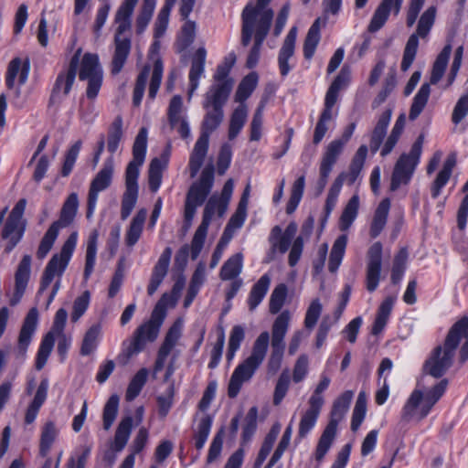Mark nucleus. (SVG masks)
<instances>
[{"label": "nucleus", "instance_id": "1", "mask_svg": "<svg viewBox=\"0 0 468 468\" xmlns=\"http://www.w3.org/2000/svg\"><path fill=\"white\" fill-rule=\"evenodd\" d=\"M292 314L283 310L273 321L271 335L268 331L261 332L252 346V351L233 371L228 387V396L234 399L238 396L244 382L249 381L257 368L263 362L269 345L271 354L267 363L268 373L274 375L281 367L285 350V336L290 327Z\"/></svg>", "mask_w": 468, "mask_h": 468}, {"label": "nucleus", "instance_id": "2", "mask_svg": "<svg viewBox=\"0 0 468 468\" xmlns=\"http://www.w3.org/2000/svg\"><path fill=\"white\" fill-rule=\"evenodd\" d=\"M228 100L229 98L220 96L204 95L202 106L206 112L201 122L200 135L195 144L188 163L191 178L196 177L204 163L208 150L210 134L220 126L224 120L223 107Z\"/></svg>", "mask_w": 468, "mask_h": 468}, {"label": "nucleus", "instance_id": "3", "mask_svg": "<svg viewBox=\"0 0 468 468\" xmlns=\"http://www.w3.org/2000/svg\"><path fill=\"white\" fill-rule=\"evenodd\" d=\"M148 131L142 127L133 145V160L125 170V191L122 197L121 218L125 220L131 215L138 198V176L140 166L144 163L147 149Z\"/></svg>", "mask_w": 468, "mask_h": 468}, {"label": "nucleus", "instance_id": "4", "mask_svg": "<svg viewBox=\"0 0 468 468\" xmlns=\"http://www.w3.org/2000/svg\"><path fill=\"white\" fill-rule=\"evenodd\" d=\"M139 0H124L116 11L114 23L116 30L114 34V52L111 63V72L119 74L126 63L131 52L132 41L130 35L132 16Z\"/></svg>", "mask_w": 468, "mask_h": 468}, {"label": "nucleus", "instance_id": "5", "mask_svg": "<svg viewBox=\"0 0 468 468\" xmlns=\"http://www.w3.org/2000/svg\"><path fill=\"white\" fill-rule=\"evenodd\" d=\"M170 300L171 296L166 293L163 294L155 306L152 318L134 331L131 340L122 343V351L117 358L119 363L126 365L133 356L144 350L148 342H154L157 338L162 321H156L154 317L157 310L164 308Z\"/></svg>", "mask_w": 468, "mask_h": 468}, {"label": "nucleus", "instance_id": "6", "mask_svg": "<svg viewBox=\"0 0 468 468\" xmlns=\"http://www.w3.org/2000/svg\"><path fill=\"white\" fill-rule=\"evenodd\" d=\"M448 387V380L441 379L426 392L416 388L407 399L402 411L401 419L410 421L412 419L421 420L428 416L433 406L443 396Z\"/></svg>", "mask_w": 468, "mask_h": 468}, {"label": "nucleus", "instance_id": "7", "mask_svg": "<svg viewBox=\"0 0 468 468\" xmlns=\"http://www.w3.org/2000/svg\"><path fill=\"white\" fill-rule=\"evenodd\" d=\"M456 328H450L441 345L437 346L423 365L424 373L439 378L452 366L461 337L455 333Z\"/></svg>", "mask_w": 468, "mask_h": 468}, {"label": "nucleus", "instance_id": "8", "mask_svg": "<svg viewBox=\"0 0 468 468\" xmlns=\"http://www.w3.org/2000/svg\"><path fill=\"white\" fill-rule=\"evenodd\" d=\"M353 397L354 392L346 390L335 399L330 412L329 422L319 438L315 449L314 457L317 462H321L330 450L336 437L337 426L348 411Z\"/></svg>", "mask_w": 468, "mask_h": 468}, {"label": "nucleus", "instance_id": "9", "mask_svg": "<svg viewBox=\"0 0 468 468\" xmlns=\"http://www.w3.org/2000/svg\"><path fill=\"white\" fill-rule=\"evenodd\" d=\"M213 185L214 165L209 164L203 169L198 180L194 182L187 191L184 211V218L187 227L191 225L197 208L203 205L211 192Z\"/></svg>", "mask_w": 468, "mask_h": 468}, {"label": "nucleus", "instance_id": "10", "mask_svg": "<svg viewBox=\"0 0 468 468\" xmlns=\"http://www.w3.org/2000/svg\"><path fill=\"white\" fill-rule=\"evenodd\" d=\"M424 137L420 134L412 144L410 153L402 154L396 162L390 179V191L410 184L420 162Z\"/></svg>", "mask_w": 468, "mask_h": 468}, {"label": "nucleus", "instance_id": "11", "mask_svg": "<svg viewBox=\"0 0 468 468\" xmlns=\"http://www.w3.org/2000/svg\"><path fill=\"white\" fill-rule=\"evenodd\" d=\"M436 7L430 6L420 16L415 33L410 36L403 52V58L400 65L402 71H407L413 63L418 47L419 37L426 38L435 22Z\"/></svg>", "mask_w": 468, "mask_h": 468}, {"label": "nucleus", "instance_id": "12", "mask_svg": "<svg viewBox=\"0 0 468 468\" xmlns=\"http://www.w3.org/2000/svg\"><path fill=\"white\" fill-rule=\"evenodd\" d=\"M77 243V233H72L65 241L58 254L52 256L43 272L38 294L42 293L52 282L55 276H61L67 268Z\"/></svg>", "mask_w": 468, "mask_h": 468}, {"label": "nucleus", "instance_id": "13", "mask_svg": "<svg viewBox=\"0 0 468 468\" xmlns=\"http://www.w3.org/2000/svg\"><path fill=\"white\" fill-rule=\"evenodd\" d=\"M222 200L218 197V195H213L208 199L203 212V218L201 224L197 229L194 237L192 239V260H196L200 254L205 239L207 234L208 226L211 222V219L215 214L218 217H222L228 208V206H225L223 210L221 209Z\"/></svg>", "mask_w": 468, "mask_h": 468}, {"label": "nucleus", "instance_id": "14", "mask_svg": "<svg viewBox=\"0 0 468 468\" xmlns=\"http://www.w3.org/2000/svg\"><path fill=\"white\" fill-rule=\"evenodd\" d=\"M114 172V160L113 156H109L105 159L102 167L96 174L91 180L88 198H87V212L86 217L88 219L91 218L96 209L99 193L106 190L112 184Z\"/></svg>", "mask_w": 468, "mask_h": 468}, {"label": "nucleus", "instance_id": "15", "mask_svg": "<svg viewBox=\"0 0 468 468\" xmlns=\"http://www.w3.org/2000/svg\"><path fill=\"white\" fill-rule=\"evenodd\" d=\"M79 78L80 80H88L86 95L93 100L98 95L102 82V70L97 55L86 53L82 57Z\"/></svg>", "mask_w": 468, "mask_h": 468}, {"label": "nucleus", "instance_id": "16", "mask_svg": "<svg viewBox=\"0 0 468 468\" xmlns=\"http://www.w3.org/2000/svg\"><path fill=\"white\" fill-rule=\"evenodd\" d=\"M26 199H20L13 207L8 219L2 231L4 239H7V244L5 248V252L10 253L11 250L16 246L23 236V228L21 226V219L26 208Z\"/></svg>", "mask_w": 468, "mask_h": 468}, {"label": "nucleus", "instance_id": "17", "mask_svg": "<svg viewBox=\"0 0 468 468\" xmlns=\"http://www.w3.org/2000/svg\"><path fill=\"white\" fill-rule=\"evenodd\" d=\"M383 247L379 241L373 243L367 252L366 288L372 292L377 290L382 270Z\"/></svg>", "mask_w": 468, "mask_h": 468}, {"label": "nucleus", "instance_id": "18", "mask_svg": "<svg viewBox=\"0 0 468 468\" xmlns=\"http://www.w3.org/2000/svg\"><path fill=\"white\" fill-rule=\"evenodd\" d=\"M38 322V311L36 307L31 308L24 319L19 332L17 341V353L20 356H25L30 345L33 335L36 332Z\"/></svg>", "mask_w": 468, "mask_h": 468}, {"label": "nucleus", "instance_id": "19", "mask_svg": "<svg viewBox=\"0 0 468 468\" xmlns=\"http://www.w3.org/2000/svg\"><path fill=\"white\" fill-rule=\"evenodd\" d=\"M403 1L404 0H381L370 20L367 27L368 31L377 32L387 22L391 11H393L395 16L399 15Z\"/></svg>", "mask_w": 468, "mask_h": 468}, {"label": "nucleus", "instance_id": "20", "mask_svg": "<svg viewBox=\"0 0 468 468\" xmlns=\"http://www.w3.org/2000/svg\"><path fill=\"white\" fill-rule=\"evenodd\" d=\"M181 334L182 323L180 321H176L169 328L165 335V340L159 348L157 358L154 363V372H159L164 368L165 360L181 337Z\"/></svg>", "mask_w": 468, "mask_h": 468}, {"label": "nucleus", "instance_id": "21", "mask_svg": "<svg viewBox=\"0 0 468 468\" xmlns=\"http://www.w3.org/2000/svg\"><path fill=\"white\" fill-rule=\"evenodd\" d=\"M80 50L79 49L75 55L72 57L69 67L66 72H61L56 80L55 86L53 88V91L50 97V101H55L58 98V95L60 91L63 92L65 96L69 94L71 90V87L74 83L75 77L77 74L79 60H80Z\"/></svg>", "mask_w": 468, "mask_h": 468}, {"label": "nucleus", "instance_id": "22", "mask_svg": "<svg viewBox=\"0 0 468 468\" xmlns=\"http://www.w3.org/2000/svg\"><path fill=\"white\" fill-rule=\"evenodd\" d=\"M30 271L31 256L24 255L15 274V292L10 299V304L12 306H15L20 302L30 277Z\"/></svg>", "mask_w": 468, "mask_h": 468}, {"label": "nucleus", "instance_id": "23", "mask_svg": "<svg viewBox=\"0 0 468 468\" xmlns=\"http://www.w3.org/2000/svg\"><path fill=\"white\" fill-rule=\"evenodd\" d=\"M230 69L218 65L213 76V83L210 85L205 94L229 98L234 86V80L229 75Z\"/></svg>", "mask_w": 468, "mask_h": 468}, {"label": "nucleus", "instance_id": "24", "mask_svg": "<svg viewBox=\"0 0 468 468\" xmlns=\"http://www.w3.org/2000/svg\"><path fill=\"white\" fill-rule=\"evenodd\" d=\"M171 256L172 249L167 247L164 250L161 256L159 257L156 264L153 269L151 279L147 287V293L149 295H153L156 292L159 285L166 276Z\"/></svg>", "mask_w": 468, "mask_h": 468}, {"label": "nucleus", "instance_id": "25", "mask_svg": "<svg viewBox=\"0 0 468 468\" xmlns=\"http://www.w3.org/2000/svg\"><path fill=\"white\" fill-rule=\"evenodd\" d=\"M30 63L28 59L24 62L19 58H13L7 67L5 82L9 90L15 89V80L18 77V85H24L28 78Z\"/></svg>", "mask_w": 468, "mask_h": 468}, {"label": "nucleus", "instance_id": "26", "mask_svg": "<svg viewBox=\"0 0 468 468\" xmlns=\"http://www.w3.org/2000/svg\"><path fill=\"white\" fill-rule=\"evenodd\" d=\"M297 37V28L292 27L288 32L282 46L280 49L278 56V65L281 75L285 77L289 74L291 70V66L289 64V59L294 54L295 48V41Z\"/></svg>", "mask_w": 468, "mask_h": 468}, {"label": "nucleus", "instance_id": "27", "mask_svg": "<svg viewBox=\"0 0 468 468\" xmlns=\"http://www.w3.org/2000/svg\"><path fill=\"white\" fill-rule=\"evenodd\" d=\"M456 164L457 155L455 153H451L445 159L441 169L439 171L434 181L431 184V194L432 198L435 199L440 196L441 190L448 183Z\"/></svg>", "mask_w": 468, "mask_h": 468}, {"label": "nucleus", "instance_id": "28", "mask_svg": "<svg viewBox=\"0 0 468 468\" xmlns=\"http://www.w3.org/2000/svg\"><path fill=\"white\" fill-rule=\"evenodd\" d=\"M206 57L207 51L203 47L198 48L193 56L189 71V99H191L199 85V79L205 70Z\"/></svg>", "mask_w": 468, "mask_h": 468}, {"label": "nucleus", "instance_id": "29", "mask_svg": "<svg viewBox=\"0 0 468 468\" xmlns=\"http://www.w3.org/2000/svg\"><path fill=\"white\" fill-rule=\"evenodd\" d=\"M79 197L77 193H71L65 200L60 210L59 218L50 226L59 231L60 229L69 226L78 212Z\"/></svg>", "mask_w": 468, "mask_h": 468}, {"label": "nucleus", "instance_id": "30", "mask_svg": "<svg viewBox=\"0 0 468 468\" xmlns=\"http://www.w3.org/2000/svg\"><path fill=\"white\" fill-rule=\"evenodd\" d=\"M271 281V275L265 273L251 287V290L247 300L249 310L250 312H253L264 299L265 295L269 291Z\"/></svg>", "mask_w": 468, "mask_h": 468}, {"label": "nucleus", "instance_id": "31", "mask_svg": "<svg viewBox=\"0 0 468 468\" xmlns=\"http://www.w3.org/2000/svg\"><path fill=\"white\" fill-rule=\"evenodd\" d=\"M390 209V200L384 198L378 206L374 212V216L370 224V237L377 238L384 229Z\"/></svg>", "mask_w": 468, "mask_h": 468}, {"label": "nucleus", "instance_id": "32", "mask_svg": "<svg viewBox=\"0 0 468 468\" xmlns=\"http://www.w3.org/2000/svg\"><path fill=\"white\" fill-rule=\"evenodd\" d=\"M122 126V118L118 115L108 128L107 135H105V145L107 147V151L111 154L110 156L113 155L121 144L123 137Z\"/></svg>", "mask_w": 468, "mask_h": 468}, {"label": "nucleus", "instance_id": "33", "mask_svg": "<svg viewBox=\"0 0 468 468\" xmlns=\"http://www.w3.org/2000/svg\"><path fill=\"white\" fill-rule=\"evenodd\" d=\"M392 115V110L387 109L378 118L377 124L371 133L369 147L372 153H376L386 135L387 128L389 124Z\"/></svg>", "mask_w": 468, "mask_h": 468}, {"label": "nucleus", "instance_id": "34", "mask_svg": "<svg viewBox=\"0 0 468 468\" xmlns=\"http://www.w3.org/2000/svg\"><path fill=\"white\" fill-rule=\"evenodd\" d=\"M367 146L363 144L359 146L355 155L352 158L347 173H341L339 176H344V182L346 181L348 185H353L358 178L367 155Z\"/></svg>", "mask_w": 468, "mask_h": 468}, {"label": "nucleus", "instance_id": "35", "mask_svg": "<svg viewBox=\"0 0 468 468\" xmlns=\"http://www.w3.org/2000/svg\"><path fill=\"white\" fill-rule=\"evenodd\" d=\"M195 3L196 0H181L180 4V15L182 18L186 20L181 30L186 44H191L196 37L197 24L187 19L193 10Z\"/></svg>", "mask_w": 468, "mask_h": 468}, {"label": "nucleus", "instance_id": "36", "mask_svg": "<svg viewBox=\"0 0 468 468\" xmlns=\"http://www.w3.org/2000/svg\"><path fill=\"white\" fill-rule=\"evenodd\" d=\"M146 218L147 210L145 208H141L136 212L125 234V242L127 246L133 247L139 240L143 233Z\"/></svg>", "mask_w": 468, "mask_h": 468}, {"label": "nucleus", "instance_id": "37", "mask_svg": "<svg viewBox=\"0 0 468 468\" xmlns=\"http://www.w3.org/2000/svg\"><path fill=\"white\" fill-rule=\"evenodd\" d=\"M309 408L302 415L300 423H299V431L298 437L303 439L307 436V434L312 431V429L315 426L317 419L320 415L322 407L319 406L318 403L312 402L308 403Z\"/></svg>", "mask_w": 468, "mask_h": 468}, {"label": "nucleus", "instance_id": "38", "mask_svg": "<svg viewBox=\"0 0 468 468\" xmlns=\"http://www.w3.org/2000/svg\"><path fill=\"white\" fill-rule=\"evenodd\" d=\"M133 429V418L127 416L119 422L112 448L114 452H121L126 446Z\"/></svg>", "mask_w": 468, "mask_h": 468}, {"label": "nucleus", "instance_id": "39", "mask_svg": "<svg viewBox=\"0 0 468 468\" xmlns=\"http://www.w3.org/2000/svg\"><path fill=\"white\" fill-rule=\"evenodd\" d=\"M243 267V255L239 252L228 259L220 269L219 277L222 281L237 279Z\"/></svg>", "mask_w": 468, "mask_h": 468}, {"label": "nucleus", "instance_id": "40", "mask_svg": "<svg viewBox=\"0 0 468 468\" xmlns=\"http://www.w3.org/2000/svg\"><path fill=\"white\" fill-rule=\"evenodd\" d=\"M355 129H356V124L354 122L350 123L345 129V131L343 132L342 136L340 138L335 139L328 144L324 154L337 161L345 148V145L346 144V143L349 141V139L353 135Z\"/></svg>", "mask_w": 468, "mask_h": 468}, {"label": "nucleus", "instance_id": "41", "mask_svg": "<svg viewBox=\"0 0 468 468\" xmlns=\"http://www.w3.org/2000/svg\"><path fill=\"white\" fill-rule=\"evenodd\" d=\"M271 0H257L255 5L249 4L244 9H250L252 16L259 18L258 25L271 27L273 19V11L267 7Z\"/></svg>", "mask_w": 468, "mask_h": 468}, {"label": "nucleus", "instance_id": "42", "mask_svg": "<svg viewBox=\"0 0 468 468\" xmlns=\"http://www.w3.org/2000/svg\"><path fill=\"white\" fill-rule=\"evenodd\" d=\"M271 27L260 26L258 25L256 28V34L254 36V44L251 48L248 58H247V67L254 68L260 58V52L261 46L263 44L264 39L266 38Z\"/></svg>", "mask_w": 468, "mask_h": 468}, {"label": "nucleus", "instance_id": "43", "mask_svg": "<svg viewBox=\"0 0 468 468\" xmlns=\"http://www.w3.org/2000/svg\"><path fill=\"white\" fill-rule=\"evenodd\" d=\"M99 232L97 229H94L90 232L88 242H87V250H86V261H85V269H84V279L88 280L91 275L95 261H96V254H97V243H98Z\"/></svg>", "mask_w": 468, "mask_h": 468}, {"label": "nucleus", "instance_id": "44", "mask_svg": "<svg viewBox=\"0 0 468 468\" xmlns=\"http://www.w3.org/2000/svg\"><path fill=\"white\" fill-rule=\"evenodd\" d=\"M430 94H431L430 84L423 83L413 98V101L410 106V113H409V118L410 120L413 121L420 116V114L421 113V112L423 111V109L425 108V106L428 102Z\"/></svg>", "mask_w": 468, "mask_h": 468}, {"label": "nucleus", "instance_id": "45", "mask_svg": "<svg viewBox=\"0 0 468 468\" xmlns=\"http://www.w3.org/2000/svg\"><path fill=\"white\" fill-rule=\"evenodd\" d=\"M248 116V109L245 103L239 104L232 112L229 128V138L233 140L241 131Z\"/></svg>", "mask_w": 468, "mask_h": 468}, {"label": "nucleus", "instance_id": "46", "mask_svg": "<svg viewBox=\"0 0 468 468\" xmlns=\"http://www.w3.org/2000/svg\"><path fill=\"white\" fill-rule=\"evenodd\" d=\"M258 84V76L252 72L248 74L242 79L236 90L234 101L239 104L244 101L251 95L253 90L256 89Z\"/></svg>", "mask_w": 468, "mask_h": 468}, {"label": "nucleus", "instance_id": "47", "mask_svg": "<svg viewBox=\"0 0 468 468\" xmlns=\"http://www.w3.org/2000/svg\"><path fill=\"white\" fill-rule=\"evenodd\" d=\"M347 243V236H339L332 247V250L329 257L328 269L331 272H335L339 268L343 260L346 247Z\"/></svg>", "mask_w": 468, "mask_h": 468}, {"label": "nucleus", "instance_id": "48", "mask_svg": "<svg viewBox=\"0 0 468 468\" xmlns=\"http://www.w3.org/2000/svg\"><path fill=\"white\" fill-rule=\"evenodd\" d=\"M320 37V18H317L309 28L304 40L303 56L305 58L310 59L314 56Z\"/></svg>", "mask_w": 468, "mask_h": 468}, {"label": "nucleus", "instance_id": "49", "mask_svg": "<svg viewBox=\"0 0 468 468\" xmlns=\"http://www.w3.org/2000/svg\"><path fill=\"white\" fill-rule=\"evenodd\" d=\"M241 19V44L242 46L247 47L251 40L253 33L256 34L259 18L252 16L251 14H250V9H243Z\"/></svg>", "mask_w": 468, "mask_h": 468}, {"label": "nucleus", "instance_id": "50", "mask_svg": "<svg viewBox=\"0 0 468 468\" xmlns=\"http://www.w3.org/2000/svg\"><path fill=\"white\" fill-rule=\"evenodd\" d=\"M101 333V327L99 324L91 325L87 330L80 347L81 356H89L95 351L98 346Z\"/></svg>", "mask_w": 468, "mask_h": 468}, {"label": "nucleus", "instance_id": "51", "mask_svg": "<svg viewBox=\"0 0 468 468\" xmlns=\"http://www.w3.org/2000/svg\"><path fill=\"white\" fill-rule=\"evenodd\" d=\"M393 306V300L391 298L385 299L380 304L378 314L375 319V322L372 326L371 333L374 335H377L382 332L385 328L388 320L389 318L391 310Z\"/></svg>", "mask_w": 468, "mask_h": 468}, {"label": "nucleus", "instance_id": "52", "mask_svg": "<svg viewBox=\"0 0 468 468\" xmlns=\"http://www.w3.org/2000/svg\"><path fill=\"white\" fill-rule=\"evenodd\" d=\"M359 208V197L354 195L346 205L341 218H340V229L341 230H347L352 223L356 218Z\"/></svg>", "mask_w": 468, "mask_h": 468}, {"label": "nucleus", "instance_id": "53", "mask_svg": "<svg viewBox=\"0 0 468 468\" xmlns=\"http://www.w3.org/2000/svg\"><path fill=\"white\" fill-rule=\"evenodd\" d=\"M451 53L452 46L448 44L438 55L431 70V84H436L443 76Z\"/></svg>", "mask_w": 468, "mask_h": 468}, {"label": "nucleus", "instance_id": "54", "mask_svg": "<svg viewBox=\"0 0 468 468\" xmlns=\"http://www.w3.org/2000/svg\"><path fill=\"white\" fill-rule=\"evenodd\" d=\"M337 161L323 154L319 165V178L316 182V195L320 196L324 190L328 177Z\"/></svg>", "mask_w": 468, "mask_h": 468}, {"label": "nucleus", "instance_id": "55", "mask_svg": "<svg viewBox=\"0 0 468 468\" xmlns=\"http://www.w3.org/2000/svg\"><path fill=\"white\" fill-rule=\"evenodd\" d=\"M58 431L53 421H48L42 428L39 452L45 457L58 436Z\"/></svg>", "mask_w": 468, "mask_h": 468}, {"label": "nucleus", "instance_id": "56", "mask_svg": "<svg viewBox=\"0 0 468 468\" xmlns=\"http://www.w3.org/2000/svg\"><path fill=\"white\" fill-rule=\"evenodd\" d=\"M165 162H161V159L155 157L150 163L148 170V184L152 192H156L161 186L162 174L165 169Z\"/></svg>", "mask_w": 468, "mask_h": 468}, {"label": "nucleus", "instance_id": "57", "mask_svg": "<svg viewBox=\"0 0 468 468\" xmlns=\"http://www.w3.org/2000/svg\"><path fill=\"white\" fill-rule=\"evenodd\" d=\"M53 332H48L42 339L36 359V368L41 370L46 365L55 344Z\"/></svg>", "mask_w": 468, "mask_h": 468}, {"label": "nucleus", "instance_id": "58", "mask_svg": "<svg viewBox=\"0 0 468 468\" xmlns=\"http://www.w3.org/2000/svg\"><path fill=\"white\" fill-rule=\"evenodd\" d=\"M53 332H48L42 339L36 359V368L41 370L46 365L55 344Z\"/></svg>", "mask_w": 468, "mask_h": 468}, {"label": "nucleus", "instance_id": "59", "mask_svg": "<svg viewBox=\"0 0 468 468\" xmlns=\"http://www.w3.org/2000/svg\"><path fill=\"white\" fill-rule=\"evenodd\" d=\"M167 117L172 129L176 128L182 120L186 119L183 114V100L180 95H175L171 99L167 109Z\"/></svg>", "mask_w": 468, "mask_h": 468}, {"label": "nucleus", "instance_id": "60", "mask_svg": "<svg viewBox=\"0 0 468 468\" xmlns=\"http://www.w3.org/2000/svg\"><path fill=\"white\" fill-rule=\"evenodd\" d=\"M119 401L120 398L118 395L113 394L112 395L107 402L104 405L103 408V413H102V423H103V429L105 431H108L112 426L117 414H118V409H119Z\"/></svg>", "mask_w": 468, "mask_h": 468}, {"label": "nucleus", "instance_id": "61", "mask_svg": "<svg viewBox=\"0 0 468 468\" xmlns=\"http://www.w3.org/2000/svg\"><path fill=\"white\" fill-rule=\"evenodd\" d=\"M156 0H144L141 11L136 18L137 34H142L147 27L155 8Z\"/></svg>", "mask_w": 468, "mask_h": 468}, {"label": "nucleus", "instance_id": "62", "mask_svg": "<svg viewBox=\"0 0 468 468\" xmlns=\"http://www.w3.org/2000/svg\"><path fill=\"white\" fill-rule=\"evenodd\" d=\"M269 242L272 252L279 251L284 254L288 250L292 239L282 235V228L280 226H274L270 234Z\"/></svg>", "mask_w": 468, "mask_h": 468}, {"label": "nucleus", "instance_id": "63", "mask_svg": "<svg viewBox=\"0 0 468 468\" xmlns=\"http://www.w3.org/2000/svg\"><path fill=\"white\" fill-rule=\"evenodd\" d=\"M148 371L146 368L140 369L134 377L132 378L131 382L126 390V400L131 401L133 400L141 392L143 387L144 386L147 380Z\"/></svg>", "mask_w": 468, "mask_h": 468}, {"label": "nucleus", "instance_id": "64", "mask_svg": "<svg viewBox=\"0 0 468 468\" xmlns=\"http://www.w3.org/2000/svg\"><path fill=\"white\" fill-rule=\"evenodd\" d=\"M287 297V286L284 283L278 284L272 291L270 302H269V312L271 314L280 313L282 306L284 305Z\"/></svg>", "mask_w": 468, "mask_h": 468}]
</instances>
